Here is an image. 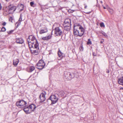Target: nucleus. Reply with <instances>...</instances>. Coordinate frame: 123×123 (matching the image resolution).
Masks as SVG:
<instances>
[{"label":"nucleus","mask_w":123,"mask_h":123,"mask_svg":"<svg viewBox=\"0 0 123 123\" xmlns=\"http://www.w3.org/2000/svg\"><path fill=\"white\" fill-rule=\"evenodd\" d=\"M64 75L66 79L68 80H70L74 77V74L71 73L70 72L65 71L64 73Z\"/></svg>","instance_id":"obj_1"},{"label":"nucleus","mask_w":123,"mask_h":123,"mask_svg":"<svg viewBox=\"0 0 123 123\" xmlns=\"http://www.w3.org/2000/svg\"><path fill=\"white\" fill-rule=\"evenodd\" d=\"M45 65V64L44 61L42 60H41L37 64V69L42 70L44 68Z\"/></svg>","instance_id":"obj_2"},{"label":"nucleus","mask_w":123,"mask_h":123,"mask_svg":"<svg viewBox=\"0 0 123 123\" xmlns=\"http://www.w3.org/2000/svg\"><path fill=\"white\" fill-rule=\"evenodd\" d=\"M49 99H50L51 101V105L56 103L58 99V98L56 97L55 95H52L49 97Z\"/></svg>","instance_id":"obj_3"},{"label":"nucleus","mask_w":123,"mask_h":123,"mask_svg":"<svg viewBox=\"0 0 123 123\" xmlns=\"http://www.w3.org/2000/svg\"><path fill=\"white\" fill-rule=\"evenodd\" d=\"M62 33V31L61 30L59 27L55 28V34L57 36H60L61 35Z\"/></svg>","instance_id":"obj_4"},{"label":"nucleus","mask_w":123,"mask_h":123,"mask_svg":"<svg viewBox=\"0 0 123 123\" xmlns=\"http://www.w3.org/2000/svg\"><path fill=\"white\" fill-rule=\"evenodd\" d=\"M28 45L30 49V51L31 53L34 54L35 55H37L40 51L39 49H37L36 50H33L31 49V47L30 46V44H29V42L28 41Z\"/></svg>","instance_id":"obj_5"},{"label":"nucleus","mask_w":123,"mask_h":123,"mask_svg":"<svg viewBox=\"0 0 123 123\" xmlns=\"http://www.w3.org/2000/svg\"><path fill=\"white\" fill-rule=\"evenodd\" d=\"M16 9V6H14L13 4H10L8 6V9L9 11L11 10H13V12L15 11Z\"/></svg>","instance_id":"obj_6"},{"label":"nucleus","mask_w":123,"mask_h":123,"mask_svg":"<svg viewBox=\"0 0 123 123\" xmlns=\"http://www.w3.org/2000/svg\"><path fill=\"white\" fill-rule=\"evenodd\" d=\"M68 25V26H71V20L70 18H66L64 22V25Z\"/></svg>","instance_id":"obj_7"},{"label":"nucleus","mask_w":123,"mask_h":123,"mask_svg":"<svg viewBox=\"0 0 123 123\" xmlns=\"http://www.w3.org/2000/svg\"><path fill=\"white\" fill-rule=\"evenodd\" d=\"M30 39H31V40L32 41L35 40L36 42V40H37L35 36H32V35L29 36L27 39V42L28 43V41H29V44H30V43L31 42L30 41Z\"/></svg>","instance_id":"obj_8"},{"label":"nucleus","mask_w":123,"mask_h":123,"mask_svg":"<svg viewBox=\"0 0 123 123\" xmlns=\"http://www.w3.org/2000/svg\"><path fill=\"white\" fill-rule=\"evenodd\" d=\"M23 110L24 111L25 113L26 114H29L31 113V112L29 111V106L27 105L26 106L24 107Z\"/></svg>","instance_id":"obj_9"},{"label":"nucleus","mask_w":123,"mask_h":123,"mask_svg":"<svg viewBox=\"0 0 123 123\" xmlns=\"http://www.w3.org/2000/svg\"><path fill=\"white\" fill-rule=\"evenodd\" d=\"M20 104L21 105V108H23L24 107L26 106L27 104V103L26 101H24L23 100H20Z\"/></svg>","instance_id":"obj_10"},{"label":"nucleus","mask_w":123,"mask_h":123,"mask_svg":"<svg viewBox=\"0 0 123 123\" xmlns=\"http://www.w3.org/2000/svg\"><path fill=\"white\" fill-rule=\"evenodd\" d=\"M23 42V40L21 38H18L16 39V42L17 43L22 44Z\"/></svg>","instance_id":"obj_11"},{"label":"nucleus","mask_w":123,"mask_h":123,"mask_svg":"<svg viewBox=\"0 0 123 123\" xmlns=\"http://www.w3.org/2000/svg\"><path fill=\"white\" fill-rule=\"evenodd\" d=\"M80 29L79 30H80V37H81L84 34V29L83 28L82 26H80Z\"/></svg>","instance_id":"obj_12"},{"label":"nucleus","mask_w":123,"mask_h":123,"mask_svg":"<svg viewBox=\"0 0 123 123\" xmlns=\"http://www.w3.org/2000/svg\"><path fill=\"white\" fill-rule=\"evenodd\" d=\"M35 69V68L34 67L31 66L27 69V71L31 73Z\"/></svg>","instance_id":"obj_13"},{"label":"nucleus","mask_w":123,"mask_h":123,"mask_svg":"<svg viewBox=\"0 0 123 123\" xmlns=\"http://www.w3.org/2000/svg\"><path fill=\"white\" fill-rule=\"evenodd\" d=\"M118 82L119 84L123 86V76H122L118 79Z\"/></svg>","instance_id":"obj_14"},{"label":"nucleus","mask_w":123,"mask_h":123,"mask_svg":"<svg viewBox=\"0 0 123 123\" xmlns=\"http://www.w3.org/2000/svg\"><path fill=\"white\" fill-rule=\"evenodd\" d=\"M19 60L18 59H17L13 60V65L15 66H16L17 65L18 62Z\"/></svg>","instance_id":"obj_15"},{"label":"nucleus","mask_w":123,"mask_h":123,"mask_svg":"<svg viewBox=\"0 0 123 123\" xmlns=\"http://www.w3.org/2000/svg\"><path fill=\"white\" fill-rule=\"evenodd\" d=\"M64 29L67 31H69L70 30L71 26L68 25H64Z\"/></svg>","instance_id":"obj_16"},{"label":"nucleus","mask_w":123,"mask_h":123,"mask_svg":"<svg viewBox=\"0 0 123 123\" xmlns=\"http://www.w3.org/2000/svg\"><path fill=\"white\" fill-rule=\"evenodd\" d=\"M79 30H74V33L75 36L80 37V33H79Z\"/></svg>","instance_id":"obj_17"},{"label":"nucleus","mask_w":123,"mask_h":123,"mask_svg":"<svg viewBox=\"0 0 123 123\" xmlns=\"http://www.w3.org/2000/svg\"><path fill=\"white\" fill-rule=\"evenodd\" d=\"M65 92L64 91H61L59 92L58 95L59 97H61L63 96Z\"/></svg>","instance_id":"obj_18"},{"label":"nucleus","mask_w":123,"mask_h":123,"mask_svg":"<svg viewBox=\"0 0 123 123\" xmlns=\"http://www.w3.org/2000/svg\"><path fill=\"white\" fill-rule=\"evenodd\" d=\"M39 49V43L37 40H36V42H35V44L34 45V49Z\"/></svg>","instance_id":"obj_19"},{"label":"nucleus","mask_w":123,"mask_h":123,"mask_svg":"<svg viewBox=\"0 0 123 123\" xmlns=\"http://www.w3.org/2000/svg\"><path fill=\"white\" fill-rule=\"evenodd\" d=\"M46 94V92L45 91H43L39 95V98H40L41 97L45 98V95Z\"/></svg>","instance_id":"obj_20"},{"label":"nucleus","mask_w":123,"mask_h":123,"mask_svg":"<svg viewBox=\"0 0 123 123\" xmlns=\"http://www.w3.org/2000/svg\"><path fill=\"white\" fill-rule=\"evenodd\" d=\"M48 30L46 28H45L44 29H42L40 31L39 33L40 34H42L47 32Z\"/></svg>","instance_id":"obj_21"},{"label":"nucleus","mask_w":123,"mask_h":123,"mask_svg":"<svg viewBox=\"0 0 123 123\" xmlns=\"http://www.w3.org/2000/svg\"><path fill=\"white\" fill-rule=\"evenodd\" d=\"M63 53H62L59 49L58 53V55L59 57L62 58L63 56Z\"/></svg>","instance_id":"obj_22"},{"label":"nucleus","mask_w":123,"mask_h":123,"mask_svg":"<svg viewBox=\"0 0 123 123\" xmlns=\"http://www.w3.org/2000/svg\"><path fill=\"white\" fill-rule=\"evenodd\" d=\"M16 105L19 108H21V105L20 104V100L18 101H17L16 103Z\"/></svg>","instance_id":"obj_23"},{"label":"nucleus","mask_w":123,"mask_h":123,"mask_svg":"<svg viewBox=\"0 0 123 123\" xmlns=\"http://www.w3.org/2000/svg\"><path fill=\"white\" fill-rule=\"evenodd\" d=\"M41 99L40 101L39 102V103H41L44 102L45 100V98L41 97L40 98Z\"/></svg>","instance_id":"obj_24"},{"label":"nucleus","mask_w":123,"mask_h":123,"mask_svg":"<svg viewBox=\"0 0 123 123\" xmlns=\"http://www.w3.org/2000/svg\"><path fill=\"white\" fill-rule=\"evenodd\" d=\"M77 26H78V27L80 28V26H82L80 25L79 23H75L74 24V27H75V28Z\"/></svg>","instance_id":"obj_25"},{"label":"nucleus","mask_w":123,"mask_h":123,"mask_svg":"<svg viewBox=\"0 0 123 123\" xmlns=\"http://www.w3.org/2000/svg\"><path fill=\"white\" fill-rule=\"evenodd\" d=\"M79 49L81 51H83V50L84 48L83 47V43H82L80 44Z\"/></svg>","instance_id":"obj_26"},{"label":"nucleus","mask_w":123,"mask_h":123,"mask_svg":"<svg viewBox=\"0 0 123 123\" xmlns=\"http://www.w3.org/2000/svg\"><path fill=\"white\" fill-rule=\"evenodd\" d=\"M29 109L30 110V112H32V108L33 107V105H32V104H31V105H29Z\"/></svg>","instance_id":"obj_27"},{"label":"nucleus","mask_w":123,"mask_h":123,"mask_svg":"<svg viewBox=\"0 0 123 123\" xmlns=\"http://www.w3.org/2000/svg\"><path fill=\"white\" fill-rule=\"evenodd\" d=\"M108 10L110 12V13L111 14H112L113 12V10L112 9H111L110 8H109L108 9Z\"/></svg>","instance_id":"obj_28"},{"label":"nucleus","mask_w":123,"mask_h":123,"mask_svg":"<svg viewBox=\"0 0 123 123\" xmlns=\"http://www.w3.org/2000/svg\"><path fill=\"white\" fill-rule=\"evenodd\" d=\"M87 43L88 45L91 44H92V42L90 39H88Z\"/></svg>","instance_id":"obj_29"},{"label":"nucleus","mask_w":123,"mask_h":123,"mask_svg":"<svg viewBox=\"0 0 123 123\" xmlns=\"http://www.w3.org/2000/svg\"><path fill=\"white\" fill-rule=\"evenodd\" d=\"M32 105H33V107H34L33 108V109L32 110V112H33L35 110V109L37 107H36V105L34 104H32Z\"/></svg>","instance_id":"obj_30"},{"label":"nucleus","mask_w":123,"mask_h":123,"mask_svg":"<svg viewBox=\"0 0 123 123\" xmlns=\"http://www.w3.org/2000/svg\"><path fill=\"white\" fill-rule=\"evenodd\" d=\"M6 28L4 27H3L2 28L1 31H0L4 32L6 31Z\"/></svg>","instance_id":"obj_31"},{"label":"nucleus","mask_w":123,"mask_h":123,"mask_svg":"<svg viewBox=\"0 0 123 123\" xmlns=\"http://www.w3.org/2000/svg\"><path fill=\"white\" fill-rule=\"evenodd\" d=\"M100 25L101 27H105V25L103 22H101L100 24Z\"/></svg>","instance_id":"obj_32"},{"label":"nucleus","mask_w":123,"mask_h":123,"mask_svg":"<svg viewBox=\"0 0 123 123\" xmlns=\"http://www.w3.org/2000/svg\"><path fill=\"white\" fill-rule=\"evenodd\" d=\"M21 6L22 7V8L20 9L19 11L20 12L23 11L24 8V6L23 5L21 4Z\"/></svg>","instance_id":"obj_33"},{"label":"nucleus","mask_w":123,"mask_h":123,"mask_svg":"<svg viewBox=\"0 0 123 123\" xmlns=\"http://www.w3.org/2000/svg\"><path fill=\"white\" fill-rule=\"evenodd\" d=\"M100 33L102 34L105 37H107V35L104 32H103V31H102Z\"/></svg>","instance_id":"obj_34"},{"label":"nucleus","mask_w":123,"mask_h":123,"mask_svg":"<svg viewBox=\"0 0 123 123\" xmlns=\"http://www.w3.org/2000/svg\"><path fill=\"white\" fill-rule=\"evenodd\" d=\"M80 28L78 27V26H77L75 28V27H74V30H79Z\"/></svg>","instance_id":"obj_35"},{"label":"nucleus","mask_w":123,"mask_h":123,"mask_svg":"<svg viewBox=\"0 0 123 123\" xmlns=\"http://www.w3.org/2000/svg\"><path fill=\"white\" fill-rule=\"evenodd\" d=\"M14 30H12L9 31L7 32V33L9 34H10L11 33H12L14 31Z\"/></svg>","instance_id":"obj_36"},{"label":"nucleus","mask_w":123,"mask_h":123,"mask_svg":"<svg viewBox=\"0 0 123 123\" xmlns=\"http://www.w3.org/2000/svg\"><path fill=\"white\" fill-rule=\"evenodd\" d=\"M22 16L21 14L20 15V17L19 20V21H21L22 19Z\"/></svg>","instance_id":"obj_37"},{"label":"nucleus","mask_w":123,"mask_h":123,"mask_svg":"<svg viewBox=\"0 0 123 123\" xmlns=\"http://www.w3.org/2000/svg\"><path fill=\"white\" fill-rule=\"evenodd\" d=\"M97 4L96 5V6L97 7H98L99 8H100V5L98 4V0H97Z\"/></svg>","instance_id":"obj_38"},{"label":"nucleus","mask_w":123,"mask_h":123,"mask_svg":"<svg viewBox=\"0 0 123 123\" xmlns=\"http://www.w3.org/2000/svg\"><path fill=\"white\" fill-rule=\"evenodd\" d=\"M47 37V40L51 38V36L49 35Z\"/></svg>","instance_id":"obj_39"},{"label":"nucleus","mask_w":123,"mask_h":123,"mask_svg":"<svg viewBox=\"0 0 123 123\" xmlns=\"http://www.w3.org/2000/svg\"><path fill=\"white\" fill-rule=\"evenodd\" d=\"M34 4V2L33 1L31 2L30 3V5L31 6H33Z\"/></svg>","instance_id":"obj_40"},{"label":"nucleus","mask_w":123,"mask_h":123,"mask_svg":"<svg viewBox=\"0 0 123 123\" xmlns=\"http://www.w3.org/2000/svg\"><path fill=\"white\" fill-rule=\"evenodd\" d=\"M42 39L43 40H47V37H43V38H42Z\"/></svg>","instance_id":"obj_41"},{"label":"nucleus","mask_w":123,"mask_h":123,"mask_svg":"<svg viewBox=\"0 0 123 123\" xmlns=\"http://www.w3.org/2000/svg\"><path fill=\"white\" fill-rule=\"evenodd\" d=\"M12 19H13L11 17H10V18L9 19V21H10L11 22H12Z\"/></svg>","instance_id":"obj_42"},{"label":"nucleus","mask_w":123,"mask_h":123,"mask_svg":"<svg viewBox=\"0 0 123 123\" xmlns=\"http://www.w3.org/2000/svg\"><path fill=\"white\" fill-rule=\"evenodd\" d=\"M92 54L94 56H96V54H95L94 52H93Z\"/></svg>","instance_id":"obj_43"},{"label":"nucleus","mask_w":123,"mask_h":123,"mask_svg":"<svg viewBox=\"0 0 123 123\" xmlns=\"http://www.w3.org/2000/svg\"><path fill=\"white\" fill-rule=\"evenodd\" d=\"M16 24H18V25H20L21 22H17L16 23Z\"/></svg>","instance_id":"obj_44"},{"label":"nucleus","mask_w":123,"mask_h":123,"mask_svg":"<svg viewBox=\"0 0 123 123\" xmlns=\"http://www.w3.org/2000/svg\"><path fill=\"white\" fill-rule=\"evenodd\" d=\"M6 23L5 22H4L2 24V25L4 26H5L6 25Z\"/></svg>","instance_id":"obj_45"},{"label":"nucleus","mask_w":123,"mask_h":123,"mask_svg":"<svg viewBox=\"0 0 123 123\" xmlns=\"http://www.w3.org/2000/svg\"><path fill=\"white\" fill-rule=\"evenodd\" d=\"M2 9V6H1V4L0 3V11Z\"/></svg>","instance_id":"obj_46"},{"label":"nucleus","mask_w":123,"mask_h":123,"mask_svg":"<svg viewBox=\"0 0 123 123\" xmlns=\"http://www.w3.org/2000/svg\"><path fill=\"white\" fill-rule=\"evenodd\" d=\"M31 48H32L34 49V47H33V45L31 44Z\"/></svg>","instance_id":"obj_47"},{"label":"nucleus","mask_w":123,"mask_h":123,"mask_svg":"<svg viewBox=\"0 0 123 123\" xmlns=\"http://www.w3.org/2000/svg\"><path fill=\"white\" fill-rule=\"evenodd\" d=\"M109 70L107 69L106 71V73H109Z\"/></svg>","instance_id":"obj_48"},{"label":"nucleus","mask_w":123,"mask_h":123,"mask_svg":"<svg viewBox=\"0 0 123 123\" xmlns=\"http://www.w3.org/2000/svg\"><path fill=\"white\" fill-rule=\"evenodd\" d=\"M51 100L50 99H49V98L47 100V101L48 102H49V101Z\"/></svg>","instance_id":"obj_49"},{"label":"nucleus","mask_w":123,"mask_h":123,"mask_svg":"<svg viewBox=\"0 0 123 123\" xmlns=\"http://www.w3.org/2000/svg\"><path fill=\"white\" fill-rule=\"evenodd\" d=\"M31 43V44L33 45L34 43V42H31V43Z\"/></svg>","instance_id":"obj_50"},{"label":"nucleus","mask_w":123,"mask_h":123,"mask_svg":"<svg viewBox=\"0 0 123 123\" xmlns=\"http://www.w3.org/2000/svg\"><path fill=\"white\" fill-rule=\"evenodd\" d=\"M35 73H34L33 75H31L30 77L29 78H30L31 76H34V74H35Z\"/></svg>","instance_id":"obj_51"},{"label":"nucleus","mask_w":123,"mask_h":123,"mask_svg":"<svg viewBox=\"0 0 123 123\" xmlns=\"http://www.w3.org/2000/svg\"><path fill=\"white\" fill-rule=\"evenodd\" d=\"M87 6H85V8H86L87 7Z\"/></svg>","instance_id":"obj_52"},{"label":"nucleus","mask_w":123,"mask_h":123,"mask_svg":"<svg viewBox=\"0 0 123 123\" xmlns=\"http://www.w3.org/2000/svg\"><path fill=\"white\" fill-rule=\"evenodd\" d=\"M120 89L121 90H122H122H123V87H122L120 88Z\"/></svg>","instance_id":"obj_53"},{"label":"nucleus","mask_w":123,"mask_h":123,"mask_svg":"<svg viewBox=\"0 0 123 123\" xmlns=\"http://www.w3.org/2000/svg\"><path fill=\"white\" fill-rule=\"evenodd\" d=\"M103 43V42L102 41H101L100 42V43Z\"/></svg>","instance_id":"obj_54"},{"label":"nucleus","mask_w":123,"mask_h":123,"mask_svg":"<svg viewBox=\"0 0 123 123\" xmlns=\"http://www.w3.org/2000/svg\"><path fill=\"white\" fill-rule=\"evenodd\" d=\"M18 26H19V25L17 24V25L16 26V28H17L18 27Z\"/></svg>","instance_id":"obj_55"},{"label":"nucleus","mask_w":123,"mask_h":123,"mask_svg":"<svg viewBox=\"0 0 123 123\" xmlns=\"http://www.w3.org/2000/svg\"><path fill=\"white\" fill-rule=\"evenodd\" d=\"M103 8L105 9H106V7H104V6L103 7Z\"/></svg>","instance_id":"obj_56"},{"label":"nucleus","mask_w":123,"mask_h":123,"mask_svg":"<svg viewBox=\"0 0 123 123\" xmlns=\"http://www.w3.org/2000/svg\"><path fill=\"white\" fill-rule=\"evenodd\" d=\"M67 0H63V1H64L65 2V1H66Z\"/></svg>","instance_id":"obj_57"},{"label":"nucleus","mask_w":123,"mask_h":123,"mask_svg":"<svg viewBox=\"0 0 123 123\" xmlns=\"http://www.w3.org/2000/svg\"><path fill=\"white\" fill-rule=\"evenodd\" d=\"M100 2L101 3H102L103 2H102V1H100Z\"/></svg>","instance_id":"obj_58"},{"label":"nucleus","mask_w":123,"mask_h":123,"mask_svg":"<svg viewBox=\"0 0 123 123\" xmlns=\"http://www.w3.org/2000/svg\"><path fill=\"white\" fill-rule=\"evenodd\" d=\"M53 31H52V32H51V33H52H52Z\"/></svg>","instance_id":"obj_59"},{"label":"nucleus","mask_w":123,"mask_h":123,"mask_svg":"<svg viewBox=\"0 0 123 123\" xmlns=\"http://www.w3.org/2000/svg\"><path fill=\"white\" fill-rule=\"evenodd\" d=\"M79 33H80V31H79Z\"/></svg>","instance_id":"obj_60"},{"label":"nucleus","mask_w":123,"mask_h":123,"mask_svg":"<svg viewBox=\"0 0 123 123\" xmlns=\"http://www.w3.org/2000/svg\"><path fill=\"white\" fill-rule=\"evenodd\" d=\"M30 44V46H31V44Z\"/></svg>","instance_id":"obj_61"},{"label":"nucleus","mask_w":123,"mask_h":123,"mask_svg":"<svg viewBox=\"0 0 123 123\" xmlns=\"http://www.w3.org/2000/svg\"><path fill=\"white\" fill-rule=\"evenodd\" d=\"M8 0H6V1H8Z\"/></svg>","instance_id":"obj_62"},{"label":"nucleus","mask_w":123,"mask_h":123,"mask_svg":"<svg viewBox=\"0 0 123 123\" xmlns=\"http://www.w3.org/2000/svg\"><path fill=\"white\" fill-rule=\"evenodd\" d=\"M90 13V12H89V13Z\"/></svg>","instance_id":"obj_63"}]
</instances>
